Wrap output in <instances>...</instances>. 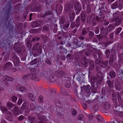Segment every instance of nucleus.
Wrapping results in <instances>:
<instances>
[{
    "label": "nucleus",
    "instance_id": "f257e3e1",
    "mask_svg": "<svg viewBox=\"0 0 123 123\" xmlns=\"http://www.w3.org/2000/svg\"><path fill=\"white\" fill-rule=\"evenodd\" d=\"M73 6L71 5L69 2L66 4L64 5V11L66 13L68 14L70 21L72 22L73 21L75 15L74 11L73 10Z\"/></svg>",
    "mask_w": 123,
    "mask_h": 123
},
{
    "label": "nucleus",
    "instance_id": "f03ea898",
    "mask_svg": "<svg viewBox=\"0 0 123 123\" xmlns=\"http://www.w3.org/2000/svg\"><path fill=\"white\" fill-rule=\"evenodd\" d=\"M103 76L102 73L99 72L97 74L95 77H93V82L92 84H94L95 85L98 86V85L100 84L102 80H103Z\"/></svg>",
    "mask_w": 123,
    "mask_h": 123
},
{
    "label": "nucleus",
    "instance_id": "7ed1b4c3",
    "mask_svg": "<svg viewBox=\"0 0 123 123\" xmlns=\"http://www.w3.org/2000/svg\"><path fill=\"white\" fill-rule=\"evenodd\" d=\"M113 21H115V25L117 26L121 24L122 21V18L121 16H118L117 13L113 14Z\"/></svg>",
    "mask_w": 123,
    "mask_h": 123
},
{
    "label": "nucleus",
    "instance_id": "20e7f679",
    "mask_svg": "<svg viewBox=\"0 0 123 123\" xmlns=\"http://www.w3.org/2000/svg\"><path fill=\"white\" fill-rule=\"evenodd\" d=\"M102 9L101 8V9L100 8H99V10H101L99 12V14L95 17L97 21L102 22L105 18V15L106 13L105 11H103Z\"/></svg>",
    "mask_w": 123,
    "mask_h": 123
},
{
    "label": "nucleus",
    "instance_id": "39448f33",
    "mask_svg": "<svg viewBox=\"0 0 123 123\" xmlns=\"http://www.w3.org/2000/svg\"><path fill=\"white\" fill-rule=\"evenodd\" d=\"M65 78L64 84L66 87L69 88L71 86L70 80L71 78L68 76V75L65 74L64 76Z\"/></svg>",
    "mask_w": 123,
    "mask_h": 123
},
{
    "label": "nucleus",
    "instance_id": "423d86ee",
    "mask_svg": "<svg viewBox=\"0 0 123 123\" xmlns=\"http://www.w3.org/2000/svg\"><path fill=\"white\" fill-rule=\"evenodd\" d=\"M47 74H48V77L49 78V80L51 82L55 81L56 79L55 78V75H51L52 72L51 71V69H49L47 72Z\"/></svg>",
    "mask_w": 123,
    "mask_h": 123
},
{
    "label": "nucleus",
    "instance_id": "0eeeda50",
    "mask_svg": "<svg viewBox=\"0 0 123 123\" xmlns=\"http://www.w3.org/2000/svg\"><path fill=\"white\" fill-rule=\"evenodd\" d=\"M76 14H78L81 9V6L79 2H75L74 6Z\"/></svg>",
    "mask_w": 123,
    "mask_h": 123
},
{
    "label": "nucleus",
    "instance_id": "6e6552de",
    "mask_svg": "<svg viewBox=\"0 0 123 123\" xmlns=\"http://www.w3.org/2000/svg\"><path fill=\"white\" fill-rule=\"evenodd\" d=\"M12 58H13V60L14 66L18 67L19 65L20 61L18 58L15 55L13 54Z\"/></svg>",
    "mask_w": 123,
    "mask_h": 123
},
{
    "label": "nucleus",
    "instance_id": "1a4fd4ad",
    "mask_svg": "<svg viewBox=\"0 0 123 123\" xmlns=\"http://www.w3.org/2000/svg\"><path fill=\"white\" fill-rule=\"evenodd\" d=\"M102 53L100 50H97L96 52H94L93 53V57L95 59L97 58L98 55L99 59L100 60H102V58L101 57Z\"/></svg>",
    "mask_w": 123,
    "mask_h": 123
},
{
    "label": "nucleus",
    "instance_id": "9d476101",
    "mask_svg": "<svg viewBox=\"0 0 123 123\" xmlns=\"http://www.w3.org/2000/svg\"><path fill=\"white\" fill-rule=\"evenodd\" d=\"M88 62H89V60L86 58H83L82 60L81 63L82 66L85 68L87 67L88 64Z\"/></svg>",
    "mask_w": 123,
    "mask_h": 123
},
{
    "label": "nucleus",
    "instance_id": "9b49d317",
    "mask_svg": "<svg viewBox=\"0 0 123 123\" xmlns=\"http://www.w3.org/2000/svg\"><path fill=\"white\" fill-rule=\"evenodd\" d=\"M42 23L43 21L41 20H39L37 22L36 21H34L32 22L31 26L33 27H36L40 26Z\"/></svg>",
    "mask_w": 123,
    "mask_h": 123
},
{
    "label": "nucleus",
    "instance_id": "f8f14e48",
    "mask_svg": "<svg viewBox=\"0 0 123 123\" xmlns=\"http://www.w3.org/2000/svg\"><path fill=\"white\" fill-rule=\"evenodd\" d=\"M89 73H90V71L91 70L93 69L94 67V62L91 60H89Z\"/></svg>",
    "mask_w": 123,
    "mask_h": 123
},
{
    "label": "nucleus",
    "instance_id": "ddd939ff",
    "mask_svg": "<svg viewBox=\"0 0 123 123\" xmlns=\"http://www.w3.org/2000/svg\"><path fill=\"white\" fill-rule=\"evenodd\" d=\"M56 9L55 11L57 14H60L62 12L63 7L61 5H57L56 6Z\"/></svg>",
    "mask_w": 123,
    "mask_h": 123
},
{
    "label": "nucleus",
    "instance_id": "4468645a",
    "mask_svg": "<svg viewBox=\"0 0 123 123\" xmlns=\"http://www.w3.org/2000/svg\"><path fill=\"white\" fill-rule=\"evenodd\" d=\"M86 17V13L84 11L82 12L80 17L81 20L83 23L85 22Z\"/></svg>",
    "mask_w": 123,
    "mask_h": 123
},
{
    "label": "nucleus",
    "instance_id": "2eb2a0df",
    "mask_svg": "<svg viewBox=\"0 0 123 123\" xmlns=\"http://www.w3.org/2000/svg\"><path fill=\"white\" fill-rule=\"evenodd\" d=\"M76 78L80 84H81L84 82V78L81 74H79L76 77Z\"/></svg>",
    "mask_w": 123,
    "mask_h": 123
},
{
    "label": "nucleus",
    "instance_id": "dca6fc26",
    "mask_svg": "<svg viewBox=\"0 0 123 123\" xmlns=\"http://www.w3.org/2000/svg\"><path fill=\"white\" fill-rule=\"evenodd\" d=\"M12 111L13 112V114L17 116L21 112H19V110L18 109V107L17 106H15L14 108L12 110Z\"/></svg>",
    "mask_w": 123,
    "mask_h": 123
},
{
    "label": "nucleus",
    "instance_id": "f3484780",
    "mask_svg": "<svg viewBox=\"0 0 123 123\" xmlns=\"http://www.w3.org/2000/svg\"><path fill=\"white\" fill-rule=\"evenodd\" d=\"M108 63V60H106L105 61H101V60L100 61V64L102 68H104L107 66Z\"/></svg>",
    "mask_w": 123,
    "mask_h": 123
},
{
    "label": "nucleus",
    "instance_id": "a211bd4d",
    "mask_svg": "<svg viewBox=\"0 0 123 123\" xmlns=\"http://www.w3.org/2000/svg\"><path fill=\"white\" fill-rule=\"evenodd\" d=\"M98 86L97 85H95L94 83L92 84V90L93 93H95L97 92V88Z\"/></svg>",
    "mask_w": 123,
    "mask_h": 123
},
{
    "label": "nucleus",
    "instance_id": "6ab92c4d",
    "mask_svg": "<svg viewBox=\"0 0 123 123\" xmlns=\"http://www.w3.org/2000/svg\"><path fill=\"white\" fill-rule=\"evenodd\" d=\"M14 50L18 52V54H20L22 50H23L22 49H21L20 46H17L16 44L14 45Z\"/></svg>",
    "mask_w": 123,
    "mask_h": 123
},
{
    "label": "nucleus",
    "instance_id": "aec40b11",
    "mask_svg": "<svg viewBox=\"0 0 123 123\" xmlns=\"http://www.w3.org/2000/svg\"><path fill=\"white\" fill-rule=\"evenodd\" d=\"M12 113L9 112H7L6 114V117L7 119L9 121L12 122L13 121V118Z\"/></svg>",
    "mask_w": 123,
    "mask_h": 123
},
{
    "label": "nucleus",
    "instance_id": "412c9836",
    "mask_svg": "<svg viewBox=\"0 0 123 123\" xmlns=\"http://www.w3.org/2000/svg\"><path fill=\"white\" fill-rule=\"evenodd\" d=\"M112 92H114V90H112ZM112 99L114 103L116 104L117 103V98L116 94L114 92L112 93Z\"/></svg>",
    "mask_w": 123,
    "mask_h": 123
},
{
    "label": "nucleus",
    "instance_id": "4be33fe9",
    "mask_svg": "<svg viewBox=\"0 0 123 123\" xmlns=\"http://www.w3.org/2000/svg\"><path fill=\"white\" fill-rule=\"evenodd\" d=\"M65 74L64 72L62 70L57 71L56 73V75L58 77H61L63 76Z\"/></svg>",
    "mask_w": 123,
    "mask_h": 123
},
{
    "label": "nucleus",
    "instance_id": "5701e85b",
    "mask_svg": "<svg viewBox=\"0 0 123 123\" xmlns=\"http://www.w3.org/2000/svg\"><path fill=\"white\" fill-rule=\"evenodd\" d=\"M66 17L64 16H63L61 17L60 18L59 23L60 25L64 24L66 22ZM61 27V25H60Z\"/></svg>",
    "mask_w": 123,
    "mask_h": 123
},
{
    "label": "nucleus",
    "instance_id": "b1692460",
    "mask_svg": "<svg viewBox=\"0 0 123 123\" xmlns=\"http://www.w3.org/2000/svg\"><path fill=\"white\" fill-rule=\"evenodd\" d=\"M36 117L31 116L28 117V119L31 123H34L36 122Z\"/></svg>",
    "mask_w": 123,
    "mask_h": 123
},
{
    "label": "nucleus",
    "instance_id": "393cba45",
    "mask_svg": "<svg viewBox=\"0 0 123 123\" xmlns=\"http://www.w3.org/2000/svg\"><path fill=\"white\" fill-rule=\"evenodd\" d=\"M109 75L111 78H114L116 76L115 72L113 71H110L109 73Z\"/></svg>",
    "mask_w": 123,
    "mask_h": 123
},
{
    "label": "nucleus",
    "instance_id": "a878e982",
    "mask_svg": "<svg viewBox=\"0 0 123 123\" xmlns=\"http://www.w3.org/2000/svg\"><path fill=\"white\" fill-rule=\"evenodd\" d=\"M31 76H32V78L31 77L32 80H34L36 81H38L40 79V78L37 75L34 74H33Z\"/></svg>",
    "mask_w": 123,
    "mask_h": 123
},
{
    "label": "nucleus",
    "instance_id": "bb28decb",
    "mask_svg": "<svg viewBox=\"0 0 123 123\" xmlns=\"http://www.w3.org/2000/svg\"><path fill=\"white\" fill-rule=\"evenodd\" d=\"M107 83L109 88L112 89L113 87V81H111L110 80H108Z\"/></svg>",
    "mask_w": 123,
    "mask_h": 123
},
{
    "label": "nucleus",
    "instance_id": "cd10ccee",
    "mask_svg": "<svg viewBox=\"0 0 123 123\" xmlns=\"http://www.w3.org/2000/svg\"><path fill=\"white\" fill-rule=\"evenodd\" d=\"M90 31L89 28H86L83 29L82 32V34L83 35L86 34L87 32H88Z\"/></svg>",
    "mask_w": 123,
    "mask_h": 123
},
{
    "label": "nucleus",
    "instance_id": "c85d7f7f",
    "mask_svg": "<svg viewBox=\"0 0 123 123\" xmlns=\"http://www.w3.org/2000/svg\"><path fill=\"white\" fill-rule=\"evenodd\" d=\"M86 13L87 14H89L91 13V6L89 4L87 5Z\"/></svg>",
    "mask_w": 123,
    "mask_h": 123
},
{
    "label": "nucleus",
    "instance_id": "c756f323",
    "mask_svg": "<svg viewBox=\"0 0 123 123\" xmlns=\"http://www.w3.org/2000/svg\"><path fill=\"white\" fill-rule=\"evenodd\" d=\"M4 78L5 79L8 81H13L14 80L13 78L7 75H4Z\"/></svg>",
    "mask_w": 123,
    "mask_h": 123
},
{
    "label": "nucleus",
    "instance_id": "7c9ffc66",
    "mask_svg": "<svg viewBox=\"0 0 123 123\" xmlns=\"http://www.w3.org/2000/svg\"><path fill=\"white\" fill-rule=\"evenodd\" d=\"M31 109L32 111H34L37 107V106L36 104H34L33 103H31L30 105Z\"/></svg>",
    "mask_w": 123,
    "mask_h": 123
},
{
    "label": "nucleus",
    "instance_id": "2f4dec72",
    "mask_svg": "<svg viewBox=\"0 0 123 123\" xmlns=\"http://www.w3.org/2000/svg\"><path fill=\"white\" fill-rule=\"evenodd\" d=\"M114 59L113 55H111L109 61V64L110 65H111L112 64L114 61Z\"/></svg>",
    "mask_w": 123,
    "mask_h": 123
},
{
    "label": "nucleus",
    "instance_id": "473e14b6",
    "mask_svg": "<svg viewBox=\"0 0 123 123\" xmlns=\"http://www.w3.org/2000/svg\"><path fill=\"white\" fill-rule=\"evenodd\" d=\"M52 14V12L50 10H48L46 11L45 13L43 15L42 17L43 18L48 15H50Z\"/></svg>",
    "mask_w": 123,
    "mask_h": 123
},
{
    "label": "nucleus",
    "instance_id": "72a5a7b5",
    "mask_svg": "<svg viewBox=\"0 0 123 123\" xmlns=\"http://www.w3.org/2000/svg\"><path fill=\"white\" fill-rule=\"evenodd\" d=\"M76 22L75 25L77 27H78L80 25V17L79 16H78L76 18Z\"/></svg>",
    "mask_w": 123,
    "mask_h": 123
},
{
    "label": "nucleus",
    "instance_id": "f704fd0d",
    "mask_svg": "<svg viewBox=\"0 0 123 123\" xmlns=\"http://www.w3.org/2000/svg\"><path fill=\"white\" fill-rule=\"evenodd\" d=\"M117 75L120 79L123 76V72L122 69L119 70V72H118Z\"/></svg>",
    "mask_w": 123,
    "mask_h": 123
},
{
    "label": "nucleus",
    "instance_id": "c9c22d12",
    "mask_svg": "<svg viewBox=\"0 0 123 123\" xmlns=\"http://www.w3.org/2000/svg\"><path fill=\"white\" fill-rule=\"evenodd\" d=\"M78 41V40L77 39H76L74 40V41L73 42L72 45L73 46L72 47L74 49H75L77 48L76 45L77 44V43Z\"/></svg>",
    "mask_w": 123,
    "mask_h": 123
},
{
    "label": "nucleus",
    "instance_id": "e433bc0d",
    "mask_svg": "<svg viewBox=\"0 0 123 123\" xmlns=\"http://www.w3.org/2000/svg\"><path fill=\"white\" fill-rule=\"evenodd\" d=\"M110 107V105L108 102H106L104 105V108L106 110L109 109Z\"/></svg>",
    "mask_w": 123,
    "mask_h": 123
},
{
    "label": "nucleus",
    "instance_id": "4c0bfd02",
    "mask_svg": "<svg viewBox=\"0 0 123 123\" xmlns=\"http://www.w3.org/2000/svg\"><path fill=\"white\" fill-rule=\"evenodd\" d=\"M35 110V111L36 112V113H38L42 111L43 110V109L41 107H38L37 106V107Z\"/></svg>",
    "mask_w": 123,
    "mask_h": 123
},
{
    "label": "nucleus",
    "instance_id": "58836bf2",
    "mask_svg": "<svg viewBox=\"0 0 123 123\" xmlns=\"http://www.w3.org/2000/svg\"><path fill=\"white\" fill-rule=\"evenodd\" d=\"M32 46L31 41L30 40H28L27 43V46L28 47L31 48Z\"/></svg>",
    "mask_w": 123,
    "mask_h": 123
},
{
    "label": "nucleus",
    "instance_id": "ea45409f",
    "mask_svg": "<svg viewBox=\"0 0 123 123\" xmlns=\"http://www.w3.org/2000/svg\"><path fill=\"white\" fill-rule=\"evenodd\" d=\"M55 105L57 106L60 108H61H61L62 107V106L59 101L57 100V101L55 103Z\"/></svg>",
    "mask_w": 123,
    "mask_h": 123
},
{
    "label": "nucleus",
    "instance_id": "a19ab883",
    "mask_svg": "<svg viewBox=\"0 0 123 123\" xmlns=\"http://www.w3.org/2000/svg\"><path fill=\"white\" fill-rule=\"evenodd\" d=\"M97 37L99 41H101L103 38H104L102 35L100 34L99 35H97Z\"/></svg>",
    "mask_w": 123,
    "mask_h": 123
},
{
    "label": "nucleus",
    "instance_id": "79ce46f5",
    "mask_svg": "<svg viewBox=\"0 0 123 123\" xmlns=\"http://www.w3.org/2000/svg\"><path fill=\"white\" fill-rule=\"evenodd\" d=\"M29 98L31 99L32 101L34 100V98L33 94L31 93H29L28 94Z\"/></svg>",
    "mask_w": 123,
    "mask_h": 123
},
{
    "label": "nucleus",
    "instance_id": "37998d69",
    "mask_svg": "<svg viewBox=\"0 0 123 123\" xmlns=\"http://www.w3.org/2000/svg\"><path fill=\"white\" fill-rule=\"evenodd\" d=\"M118 7L117 2H116L115 3L113 4L111 6V8L113 9H114Z\"/></svg>",
    "mask_w": 123,
    "mask_h": 123
},
{
    "label": "nucleus",
    "instance_id": "c03bdc74",
    "mask_svg": "<svg viewBox=\"0 0 123 123\" xmlns=\"http://www.w3.org/2000/svg\"><path fill=\"white\" fill-rule=\"evenodd\" d=\"M20 91L21 92H26L27 91V89L24 86H20L18 87Z\"/></svg>",
    "mask_w": 123,
    "mask_h": 123
},
{
    "label": "nucleus",
    "instance_id": "a18cd8bd",
    "mask_svg": "<svg viewBox=\"0 0 123 123\" xmlns=\"http://www.w3.org/2000/svg\"><path fill=\"white\" fill-rule=\"evenodd\" d=\"M73 55L69 54L67 55L66 57L68 60H72L73 58Z\"/></svg>",
    "mask_w": 123,
    "mask_h": 123
},
{
    "label": "nucleus",
    "instance_id": "49530a36",
    "mask_svg": "<svg viewBox=\"0 0 123 123\" xmlns=\"http://www.w3.org/2000/svg\"><path fill=\"white\" fill-rule=\"evenodd\" d=\"M9 66H12V64L10 62H8L6 63L4 66V67L5 68L8 67Z\"/></svg>",
    "mask_w": 123,
    "mask_h": 123
},
{
    "label": "nucleus",
    "instance_id": "de8ad7c7",
    "mask_svg": "<svg viewBox=\"0 0 123 123\" xmlns=\"http://www.w3.org/2000/svg\"><path fill=\"white\" fill-rule=\"evenodd\" d=\"M10 54L9 53H7L4 58V61H6L9 59Z\"/></svg>",
    "mask_w": 123,
    "mask_h": 123
},
{
    "label": "nucleus",
    "instance_id": "09e8293b",
    "mask_svg": "<svg viewBox=\"0 0 123 123\" xmlns=\"http://www.w3.org/2000/svg\"><path fill=\"white\" fill-rule=\"evenodd\" d=\"M70 23L69 22L66 23L65 24L63 25V27L64 29L66 28H68L69 27Z\"/></svg>",
    "mask_w": 123,
    "mask_h": 123
},
{
    "label": "nucleus",
    "instance_id": "8fccbe9b",
    "mask_svg": "<svg viewBox=\"0 0 123 123\" xmlns=\"http://www.w3.org/2000/svg\"><path fill=\"white\" fill-rule=\"evenodd\" d=\"M13 105L11 102H9L7 104V108H11L13 106Z\"/></svg>",
    "mask_w": 123,
    "mask_h": 123
},
{
    "label": "nucleus",
    "instance_id": "3c124183",
    "mask_svg": "<svg viewBox=\"0 0 123 123\" xmlns=\"http://www.w3.org/2000/svg\"><path fill=\"white\" fill-rule=\"evenodd\" d=\"M113 42V41H109L107 42L104 44V45L105 47H107L108 46V45L111 43H112Z\"/></svg>",
    "mask_w": 123,
    "mask_h": 123
},
{
    "label": "nucleus",
    "instance_id": "603ef678",
    "mask_svg": "<svg viewBox=\"0 0 123 123\" xmlns=\"http://www.w3.org/2000/svg\"><path fill=\"white\" fill-rule=\"evenodd\" d=\"M115 87L116 89L118 90H119L121 89V87L120 83L118 84H115Z\"/></svg>",
    "mask_w": 123,
    "mask_h": 123
},
{
    "label": "nucleus",
    "instance_id": "864d4df0",
    "mask_svg": "<svg viewBox=\"0 0 123 123\" xmlns=\"http://www.w3.org/2000/svg\"><path fill=\"white\" fill-rule=\"evenodd\" d=\"M94 33L93 32L90 31L89 33V38L90 39H92L94 35Z\"/></svg>",
    "mask_w": 123,
    "mask_h": 123
},
{
    "label": "nucleus",
    "instance_id": "5fc2aeb1",
    "mask_svg": "<svg viewBox=\"0 0 123 123\" xmlns=\"http://www.w3.org/2000/svg\"><path fill=\"white\" fill-rule=\"evenodd\" d=\"M115 25H113L112 24H111L109 25L108 26V28L109 29V30L111 31L113 29L115 28Z\"/></svg>",
    "mask_w": 123,
    "mask_h": 123
},
{
    "label": "nucleus",
    "instance_id": "6e6d98bb",
    "mask_svg": "<svg viewBox=\"0 0 123 123\" xmlns=\"http://www.w3.org/2000/svg\"><path fill=\"white\" fill-rule=\"evenodd\" d=\"M38 118L41 120H43L45 118V116L42 115H38Z\"/></svg>",
    "mask_w": 123,
    "mask_h": 123
},
{
    "label": "nucleus",
    "instance_id": "4d7b16f0",
    "mask_svg": "<svg viewBox=\"0 0 123 123\" xmlns=\"http://www.w3.org/2000/svg\"><path fill=\"white\" fill-rule=\"evenodd\" d=\"M0 109L2 112L3 113L5 112L7 110V109L4 106H1L0 107Z\"/></svg>",
    "mask_w": 123,
    "mask_h": 123
},
{
    "label": "nucleus",
    "instance_id": "13d9d810",
    "mask_svg": "<svg viewBox=\"0 0 123 123\" xmlns=\"http://www.w3.org/2000/svg\"><path fill=\"white\" fill-rule=\"evenodd\" d=\"M105 53L106 55V57L108 58L110 54V52L109 49H107L106 50Z\"/></svg>",
    "mask_w": 123,
    "mask_h": 123
},
{
    "label": "nucleus",
    "instance_id": "bf43d9fd",
    "mask_svg": "<svg viewBox=\"0 0 123 123\" xmlns=\"http://www.w3.org/2000/svg\"><path fill=\"white\" fill-rule=\"evenodd\" d=\"M72 111L73 115L74 116H75L77 114L76 111L74 108H73L71 109Z\"/></svg>",
    "mask_w": 123,
    "mask_h": 123
},
{
    "label": "nucleus",
    "instance_id": "052dcab7",
    "mask_svg": "<svg viewBox=\"0 0 123 123\" xmlns=\"http://www.w3.org/2000/svg\"><path fill=\"white\" fill-rule=\"evenodd\" d=\"M85 92L87 94V96H89L90 95L91 93V89L87 90V89H85Z\"/></svg>",
    "mask_w": 123,
    "mask_h": 123
},
{
    "label": "nucleus",
    "instance_id": "680f3d73",
    "mask_svg": "<svg viewBox=\"0 0 123 123\" xmlns=\"http://www.w3.org/2000/svg\"><path fill=\"white\" fill-rule=\"evenodd\" d=\"M122 28L121 27H119L117 29L115 33L116 35H117L122 30Z\"/></svg>",
    "mask_w": 123,
    "mask_h": 123
},
{
    "label": "nucleus",
    "instance_id": "e2e57ef3",
    "mask_svg": "<svg viewBox=\"0 0 123 123\" xmlns=\"http://www.w3.org/2000/svg\"><path fill=\"white\" fill-rule=\"evenodd\" d=\"M37 59H35L33 60L30 62V64L31 65H33L36 64L37 62Z\"/></svg>",
    "mask_w": 123,
    "mask_h": 123
},
{
    "label": "nucleus",
    "instance_id": "0e129e2a",
    "mask_svg": "<svg viewBox=\"0 0 123 123\" xmlns=\"http://www.w3.org/2000/svg\"><path fill=\"white\" fill-rule=\"evenodd\" d=\"M25 118V117L22 115H21L18 117V120L19 121H21Z\"/></svg>",
    "mask_w": 123,
    "mask_h": 123
},
{
    "label": "nucleus",
    "instance_id": "69168bd1",
    "mask_svg": "<svg viewBox=\"0 0 123 123\" xmlns=\"http://www.w3.org/2000/svg\"><path fill=\"white\" fill-rule=\"evenodd\" d=\"M37 51L41 53L42 52V46L41 45H39L37 49Z\"/></svg>",
    "mask_w": 123,
    "mask_h": 123
},
{
    "label": "nucleus",
    "instance_id": "338daca9",
    "mask_svg": "<svg viewBox=\"0 0 123 123\" xmlns=\"http://www.w3.org/2000/svg\"><path fill=\"white\" fill-rule=\"evenodd\" d=\"M91 17H88L87 18V23L89 24L91 21Z\"/></svg>",
    "mask_w": 123,
    "mask_h": 123
},
{
    "label": "nucleus",
    "instance_id": "774afa93",
    "mask_svg": "<svg viewBox=\"0 0 123 123\" xmlns=\"http://www.w3.org/2000/svg\"><path fill=\"white\" fill-rule=\"evenodd\" d=\"M99 28L98 27H97L95 29L94 32H95L97 34L99 33Z\"/></svg>",
    "mask_w": 123,
    "mask_h": 123
}]
</instances>
